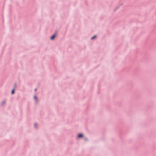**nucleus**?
<instances>
[{"instance_id": "nucleus-6", "label": "nucleus", "mask_w": 156, "mask_h": 156, "mask_svg": "<svg viewBox=\"0 0 156 156\" xmlns=\"http://www.w3.org/2000/svg\"><path fill=\"white\" fill-rule=\"evenodd\" d=\"M34 126H35V127H36V124H34Z\"/></svg>"}, {"instance_id": "nucleus-5", "label": "nucleus", "mask_w": 156, "mask_h": 156, "mask_svg": "<svg viewBox=\"0 0 156 156\" xmlns=\"http://www.w3.org/2000/svg\"><path fill=\"white\" fill-rule=\"evenodd\" d=\"M96 37V36H93V37H92L91 38V39H93L94 38H95Z\"/></svg>"}, {"instance_id": "nucleus-8", "label": "nucleus", "mask_w": 156, "mask_h": 156, "mask_svg": "<svg viewBox=\"0 0 156 156\" xmlns=\"http://www.w3.org/2000/svg\"><path fill=\"white\" fill-rule=\"evenodd\" d=\"M4 103H5V101H4L3 103H4Z\"/></svg>"}, {"instance_id": "nucleus-7", "label": "nucleus", "mask_w": 156, "mask_h": 156, "mask_svg": "<svg viewBox=\"0 0 156 156\" xmlns=\"http://www.w3.org/2000/svg\"><path fill=\"white\" fill-rule=\"evenodd\" d=\"M35 91H36V89H35Z\"/></svg>"}, {"instance_id": "nucleus-4", "label": "nucleus", "mask_w": 156, "mask_h": 156, "mask_svg": "<svg viewBox=\"0 0 156 156\" xmlns=\"http://www.w3.org/2000/svg\"><path fill=\"white\" fill-rule=\"evenodd\" d=\"M34 97L35 100H37V97L36 96H34Z\"/></svg>"}, {"instance_id": "nucleus-3", "label": "nucleus", "mask_w": 156, "mask_h": 156, "mask_svg": "<svg viewBox=\"0 0 156 156\" xmlns=\"http://www.w3.org/2000/svg\"><path fill=\"white\" fill-rule=\"evenodd\" d=\"M14 89H13L11 92V94H13L14 93Z\"/></svg>"}, {"instance_id": "nucleus-1", "label": "nucleus", "mask_w": 156, "mask_h": 156, "mask_svg": "<svg viewBox=\"0 0 156 156\" xmlns=\"http://www.w3.org/2000/svg\"><path fill=\"white\" fill-rule=\"evenodd\" d=\"M83 136V134H80L78 135V137L79 138H81Z\"/></svg>"}, {"instance_id": "nucleus-2", "label": "nucleus", "mask_w": 156, "mask_h": 156, "mask_svg": "<svg viewBox=\"0 0 156 156\" xmlns=\"http://www.w3.org/2000/svg\"><path fill=\"white\" fill-rule=\"evenodd\" d=\"M55 35L54 34L53 35L51 38V39H53L55 37Z\"/></svg>"}]
</instances>
